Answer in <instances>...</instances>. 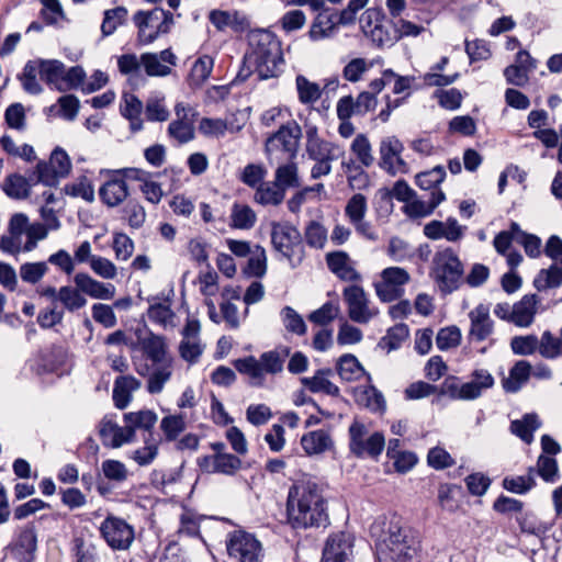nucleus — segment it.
I'll list each match as a JSON object with an SVG mask.
<instances>
[{
	"label": "nucleus",
	"instance_id": "nucleus-56",
	"mask_svg": "<svg viewBox=\"0 0 562 562\" xmlns=\"http://www.w3.org/2000/svg\"><path fill=\"white\" fill-rule=\"evenodd\" d=\"M168 135L179 144H186L194 138V126L187 120L177 119L169 124Z\"/></svg>",
	"mask_w": 562,
	"mask_h": 562
},
{
	"label": "nucleus",
	"instance_id": "nucleus-28",
	"mask_svg": "<svg viewBox=\"0 0 562 562\" xmlns=\"http://www.w3.org/2000/svg\"><path fill=\"white\" fill-rule=\"evenodd\" d=\"M531 373V364L526 360L517 361L509 370L507 378L502 380V386L506 393H517L528 382Z\"/></svg>",
	"mask_w": 562,
	"mask_h": 562
},
{
	"label": "nucleus",
	"instance_id": "nucleus-20",
	"mask_svg": "<svg viewBox=\"0 0 562 562\" xmlns=\"http://www.w3.org/2000/svg\"><path fill=\"white\" fill-rule=\"evenodd\" d=\"M76 286L92 299L111 300L115 294V288L111 283H102L86 272H79L74 277Z\"/></svg>",
	"mask_w": 562,
	"mask_h": 562
},
{
	"label": "nucleus",
	"instance_id": "nucleus-1",
	"mask_svg": "<svg viewBox=\"0 0 562 562\" xmlns=\"http://www.w3.org/2000/svg\"><path fill=\"white\" fill-rule=\"evenodd\" d=\"M286 519L296 530L327 528L330 521L324 484L314 477L296 480L288 492Z\"/></svg>",
	"mask_w": 562,
	"mask_h": 562
},
{
	"label": "nucleus",
	"instance_id": "nucleus-43",
	"mask_svg": "<svg viewBox=\"0 0 562 562\" xmlns=\"http://www.w3.org/2000/svg\"><path fill=\"white\" fill-rule=\"evenodd\" d=\"M562 283V267L557 265L548 269H541L533 280V285L538 291L557 288Z\"/></svg>",
	"mask_w": 562,
	"mask_h": 562
},
{
	"label": "nucleus",
	"instance_id": "nucleus-38",
	"mask_svg": "<svg viewBox=\"0 0 562 562\" xmlns=\"http://www.w3.org/2000/svg\"><path fill=\"white\" fill-rule=\"evenodd\" d=\"M408 336V326L404 323H400L387 329L385 336L380 339L378 346L390 352L398 349Z\"/></svg>",
	"mask_w": 562,
	"mask_h": 562
},
{
	"label": "nucleus",
	"instance_id": "nucleus-40",
	"mask_svg": "<svg viewBox=\"0 0 562 562\" xmlns=\"http://www.w3.org/2000/svg\"><path fill=\"white\" fill-rule=\"evenodd\" d=\"M280 318L283 327L290 334L304 336L307 326L303 317L291 306H284L280 311Z\"/></svg>",
	"mask_w": 562,
	"mask_h": 562
},
{
	"label": "nucleus",
	"instance_id": "nucleus-63",
	"mask_svg": "<svg viewBox=\"0 0 562 562\" xmlns=\"http://www.w3.org/2000/svg\"><path fill=\"white\" fill-rule=\"evenodd\" d=\"M101 469L104 477L115 483H122L128 476L127 468L119 460H104L101 464Z\"/></svg>",
	"mask_w": 562,
	"mask_h": 562
},
{
	"label": "nucleus",
	"instance_id": "nucleus-30",
	"mask_svg": "<svg viewBox=\"0 0 562 562\" xmlns=\"http://www.w3.org/2000/svg\"><path fill=\"white\" fill-rule=\"evenodd\" d=\"M538 297L536 294H527L513 305V324L519 327H528L533 322Z\"/></svg>",
	"mask_w": 562,
	"mask_h": 562
},
{
	"label": "nucleus",
	"instance_id": "nucleus-15",
	"mask_svg": "<svg viewBox=\"0 0 562 562\" xmlns=\"http://www.w3.org/2000/svg\"><path fill=\"white\" fill-rule=\"evenodd\" d=\"M7 549L18 562H33L37 550V533L33 524L20 529L16 538Z\"/></svg>",
	"mask_w": 562,
	"mask_h": 562
},
{
	"label": "nucleus",
	"instance_id": "nucleus-10",
	"mask_svg": "<svg viewBox=\"0 0 562 562\" xmlns=\"http://www.w3.org/2000/svg\"><path fill=\"white\" fill-rule=\"evenodd\" d=\"M301 137L302 130L295 121L284 122L276 133L268 137L266 153L271 156L274 151H282L288 159L292 160L297 154Z\"/></svg>",
	"mask_w": 562,
	"mask_h": 562
},
{
	"label": "nucleus",
	"instance_id": "nucleus-12",
	"mask_svg": "<svg viewBox=\"0 0 562 562\" xmlns=\"http://www.w3.org/2000/svg\"><path fill=\"white\" fill-rule=\"evenodd\" d=\"M344 300L348 306V316L359 324L369 323L378 311L370 307V301L362 286L352 284L344 289Z\"/></svg>",
	"mask_w": 562,
	"mask_h": 562
},
{
	"label": "nucleus",
	"instance_id": "nucleus-50",
	"mask_svg": "<svg viewBox=\"0 0 562 562\" xmlns=\"http://www.w3.org/2000/svg\"><path fill=\"white\" fill-rule=\"evenodd\" d=\"M58 301L69 312H75L87 304L81 291L76 286L65 285L58 290Z\"/></svg>",
	"mask_w": 562,
	"mask_h": 562
},
{
	"label": "nucleus",
	"instance_id": "nucleus-35",
	"mask_svg": "<svg viewBox=\"0 0 562 562\" xmlns=\"http://www.w3.org/2000/svg\"><path fill=\"white\" fill-rule=\"evenodd\" d=\"M285 198V191L276 181L263 182L255 192L254 200L261 205H279Z\"/></svg>",
	"mask_w": 562,
	"mask_h": 562
},
{
	"label": "nucleus",
	"instance_id": "nucleus-31",
	"mask_svg": "<svg viewBox=\"0 0 562 562\" xmlns=\"http://www.w3.org/2000/svg\"><path fill=\"white\" fill-rule=\"evenodd\" d=\"M140 346L147 359L153 362V366L172 362V359L168 357L167 346L161 336L151 334L140 341Z\"/></svg>",
	"mask_w": 562,
	"mask_h": 562
},
{
	"label": "nucleus",
	"instance_id": "nucleus-41",
	"mask_svg": "<svg viewBox=\"0 0 562 562\" xmlns=\"http://www.w3.org/2000/svg\"><path fill=\"white\" fill-rule=\"evenodd\" d=\"M128 11L125 7H116L104 11V18L101 24L103 37L112 35L119 26L127 21Z\"/></svg>",
	"mask_w": 562,
	"mask_h": 562
},
{
	"label": "nucleus",
	"instance_id": "nucleus-53",
	"mask_svg": "<svg viewBox=\"0 0 562 562\" xmlns=\"http://www.w3.org/2000/svg\"><path fill=\"white\" fill-rule=\"evenodd\" d=\"M446 171L442 166H436L431 170L420 172L415 182L422 190H439L437 187L445 180Z\"/></svg>",
	"mask_w": 562,
	"mask_h": 562
},
{
	"label": "nucleus",
	"instance_id": "nucleus-29",
	"mask_svg": "<svg viewBox=\"0 0 562 562\" xmlns=\"http://www.w3.org/2000/svg\"><path fill=\"white\" fill-rule=\"evenodd\" d=\"M353 397L358 405L373 413H383L385 411L383 394L372 385L356 387L353 390Z\"/></svg>",
	"mask_w": 562,
	"mask_h": 562
},
{
	"label": "nucleus",
	"instance_id": "nucleus-21",
	"mask_svg": "<svg viewBox=\"0 0 562 562\" xmlns=\"http://www.w3.org/2000/svg\"><path fill=\"white\" fill-rule=\"evenodd\" d=\"M329 8L318 10L314 18L307 36L312 42H318L331 37L337 29L336 13H330Z\"/></svg>",
	"mask_w": 562,
	"mask_h": 562
},
{
	"label": "nucleus",
	"instance_id": "nucleus-24",
	"mask_svg": "<svg viewBox=\"0 0 562 562\" xmlns=\"http://www.w3.org/2000/svg\"><path fill=\"white\" fill-rule=\"evenodd\" d=\"M154 367L155 369L151 373H149V367L147 364L137 368V372L140 375H148L147 391L150 394H158L171 378L172 362L155 364Z\"/></svg>",
	"mask_w": 562,
	"mask_h": 562
},
{
	"label": "nucleus",
	"instance_id": "nucleus-8",
	"mask_svg": "<svg viewBox=\"0 0 562 562\" xmlns=\"http://www.w3.org/2000/svg\"><path fill=\"white\" fill-rule=\"evenodd\" d=\"M409 530L397 524H391L384 546L393 562H412L418 553L419 542L408 535Z\"/></svg>",
	"mask_w": 562,
	"mask_h": 562
},
{
	"label": "nucleus",
	"instance_id": "nucleus-58",
	"mask_svg": "<svg viewBox=\"0 0 562 562\" xmlns=\"http://www.w3.org/2000/svg\"><path fill=\"white\" fill-rule=\"evenodd\" d=\"M213 461V470L215 473L233 475L241 467V460L232 453H215Z\"/></svg>",
	"mask_w": 562,
	"mask_h": 562
},
{
	"label": "nucleus",
	"instance_id": "nucleus-51",
	"mask_svg": "<svg viewBox=\"0 0 562 562\" xmlns=\"http://www.w3.org/2000/svg\"><path fill=\"white\" fill-rule=\"evenodd\" d=\"M250 255L251 256L249 257L245 267V273L249 277H263L267 272V256L265 248L256 245Z\"/></svg>",
	"mask_w": 562,
	"mask_h": 562
},
{
	"label": "nucleus",
	"instance_id": "nucleus-64",
	"mask_svg": "<svg viewBox=\"0 0 562 562\" xmlns=\"http://www.w3.org/2000/svg\"><path fill=\"white\" fill-rule=\"evenodd\" d=\"M267 170L263 166L257 164H248L240 176V181L246 186L258 189L265 181Z\"/></svg>",
	"mask_w": 562,
	"mask_h": 562
},
{
	"label": "nucleus",
	"instance_id": "nucleus-5",
	"mask_svg": "<svg viewBox=\"0 0 562 562\" xmlns=\"http://www.w3.org/2000/svg\"><path fill=\"white\" fill-rule=\"evenodd\" d=\"M271 243L274 250L285 258L292 268L299 267L305 258L302 235L288 222L271 224Z\"/></svg>",
	"mask_w": 562,
	"mask_h": 562
},
{
	"label": "nucleus",
	"instance_id": "nucleus-52",
	"mask_svg": "<svg viewBox=\"0 0 562 562\" xmlns=\"http://www.w3.org/2000/svg\"><path fill=\"white\" fill-rule=\"evenodd\" d=\"M295 83L301 103L308 104L319 99L322 91L316 82H312L303 75H299L295 79Z\"/></svg>",
	"mask_w": 562,
	"mask_h": 562
},
{
	"label": "nucleus",
	"instance_id": "nucleus-46",
	"mask_svg": "<svg viewBox=\"0 0 562 562\" xmlns=\"http://www.w3.org/2000/svg\"><path fill=\"white\" fill-rule=\"evenodd\" d=\"M512 229L516 232V243L524 247L527 256L537 258L541 254V239L520 229L516 222L512 223Z\"/></svg>",
	"mask_w": 562,
	"mask_h": 562
},
{
	"label": "nucleus",
	"instance_id": "nucleus-25",
	"mask_svg": "<svg viewBox=\"0 0 562 562\" xmlns=\"http://www.w3.org/2000/svg\"><path fill=\"white\" fill-rule=\"evenodd\" d=\"M140 387V382L133 375L117 376L113 385V402L116 408L124 409L132 401V393Z\"/></svg>",
	"mask_w": 562,
	"mask_h": 562
},
{
	"label": "nucleus",
	"instance_id": "nucleus-2",
	"mask_svg": "<svg viewBox=\"0 0 562 562\" xmlns=\"http://www.w3.org/2000/svg\"><path fill=\"white\" fill-rule=\"evenodd\" d=\"M251 50L245 55V64L254 66L259 79L276 78L284 63L281 43L269 31H258L250 36Z\"/></svg>",
	"mask_w": 562,
	"mask_h": 562
},
{
	"label": "nucleus",
	"instance_id": "nucleus-57",
	"mask_svg": "<svg viewBox=\"0 0 562 562\" xmlns=\"http://www.w3.org/2000/svg\"><path fill=\"white\" fill-rule=\"evenodd\" d=\"M48 266L45 261L25 262L20 267V278L23 282L36 284L47 273Z\"/></svg>",
	"mask_w": 562,
	"mask_h": 562
},
{
	"label": "nucleus",
	"instance_id": "nucleus-18",
	"mask_svg": "<svg viewBox=\"0 0 562 562\" xmlns=\"http://www.w3.org/2000/svg\"><path fill=\"white\" fill-rule=\"evenodd\" d=\"M325 260L328 270L341 281L358 282L361 280V274L355 269L353 261L346 251L327 252Z\"/></svg>",
	"mask_w": 562,
	"mask_h": 562
},
{
	"label": "nucleus",
	"instance_id": "nucleus-17",
	"mask_svg": "<svg viewBox=\"0 0 562 562\" xmlns=\"http://www.w3.org/2000/svg\"><path fill=\"white\" fill-rule=\"evenodd\" d=\"M352 554L350 535L338 532L329 536L323 549L322 562H349Z\"/></svg>",
	"mask_w": 562,
	"mask_h": 562
},
{
	"label": "nucleus",
	"instance_id": "nucleus-62",
	"mask_svg": "<svg viewBox=\"0 0 562 562\" xmlns=\"http://www.w3.org/2000/svg\"><path fill=\"white\" fill-rule=\"evenodd\" d=\"M160 428L166 440L173 441L186 429V420L182 415H169L161 419Z\"/></svg>",
	"mask_w": 562,
	"mask_h": 562
},
{
	"label": "nucleus",
	"instance_id": "nucleus-54",
	"mask_svg": "<svg viewBox=\"0 0 562 562\" xmlns=\"http://www.w3.org/2000/svg\"><path fill=\"white\" fill-rule=\"evenodd\" d=\"M541 338L536 335L515 336L512 338L510 348L515 355L530 356L537 350L540 352Z\"/></svg>",
	"mask_w": 562,
	"mask_h": 562
},
{
	"label": "nucleus",
	"instance_id": "nucleus-26",
	"mask_svg": "<svg viewBox=\"0 0 562 562\" xmlns=\"http://www.w3.org/2000/svg\"><path fill=\"white\" fill-rule=\"evenodd\" d=\"M301 446L307 456L322 454L334 447L330 434L324 429H317L304 434Z\"/></svg>",
	"mask_w": 562,
	"mask_h": 562
},
{
	"label": "nucleus",
	"instance_id": "nucleus-47",
	"mask_svg": "<svg viewBox=\"0 0 562 562\" xmlns=\"http://www.w3.org/2000/svg\"><path fill=\"white\" fill-rule=\"evenodd\" d=\"M540 355L546 359L562 357V326L558 336L546 330L541 335Z\"/></svg>",
	"mask_w": 562,
	"mask_h": 562
},
{
	"label": "nucleus",
	"instance_id": "nucleus-39",
	"mask_svg": "<svg viewBox=\"0 0 562 562\" xmlns=\"http://www.w3.org/2000/svg\"><path fill=\"white\" fill-rule=\"evenodd\" d=\"M535 475L536 470L531 467L526 475L506 476L503 480V487L510 493L526 494L536 486Z\"/></svg>",
	"mask_w": 562,
	"mask_h": 562
},
{
	"label": "nucleus",
	"instance_id": "nucleus-42",
	"mask_svg": "<svg viewBox=\"0 0 562 562\" xmlns=\"http://www.w3.org/2000/svg\"><path fill=\"white\" fill-rule=\"evenodd\" d=\"M290 349L284 347L281 350H271L263 352L260 356L259 362L262 368V374L270 373L277 374L283 370V363L285 358L289 356Z\"/></svg>",
	"mask_w": 562,
	"mask_h": 562
},
{
	"label": "nucleus",
	"instance_id": "nucleus-59",
	"mask_svg": "<svg viewBox=\"0 0 562 562\" xmlns=\"http://www.w3.org/2000/svg\"><path fill=\"white\" fill-rule=\"evenodd\" d=\"M124 422L126 424H131V426L134 427V430L136 428L150 430L157 422V415L155 412L149 409L131 412L124 415Z\"/></svg>",
	"mask_w": 562,
	"mask_h": 562
},
{
	"label": "nucleus",
	"instance_id": "nucleus-61",
	"mask_svg": "<svg viewBox=\"0 0 562 562\" xmlns=\"http://www.w3.org/2000/svg\"><path fill=\"white\" fill-rule=\"evenodd\" d=\"M351 150L363 166L370 167L373 164L374 157L372 155L371 144L366 135L359 134L355 137L351 144Z\"/></svg>",
	"mask_w": 562,
	"mask_h": 562
},
{
	"label": "nucleus",
	"instance_id": "nucleus-22",
	"mask_svg": "<svg viewBox=\"0 0 562 562\" xmlns=\"http://www.w3.org/2000/svg\"><path fill=\"white\" fill-rule=\"evenodd\" d=\"M101 201L110 207L120 205L128 196V188L123 178L113 172L99 190Z\"/></svg>",
	"mask_w": 562,
	"mask_h": 562
},
{
	"label": "nucleus",
	"instance_id": "nucleus-36",
	"mask_svg": "<svg viewBox=\"0 0 562 562\" xmlns=\"http://www.w3.org/2000/svg\"><path fill=\"white\" fill-rule=\"evenodd\" d=\"M337 373L345 381H357L362 375L366 374V371L356 356L351 353L342 355L337 361Z\"/></svg>",
	"mask_w": 562,
	"mask_h": 562
},
{
	"label": "nucleus",
	"instance_id": "nucleus-7",
	"mask_svg": "<svg viewBox=\"0 0 562 562\" xmlns=\"http://www.w3.org/2000/svg\"><path fill=\"white\" fill-rule=\"evenodd\" d=\"M361 30L378 47H390L400 40L396 25L393 24L381 9L369 8L360 19Z\"/></svg>",
	"mask_w": 562,
	"mask_h": 562
},
{
	"label": "nucleus",
	"instance_id": "nucleus-49",
	"mask_svg": "<svg viewBox=\"0 0 562 562\" xmlns=\"http://www.w3.org/2000/svg\"><path fill=\"white\" fill-rule=\"evenodd\" d=\"M274 181L284 191L289 188L300 187L296 164L291 161L279 166L276 170Z\"/></svg>",
	"mask_w": 562,
	"mask_h": 562
},
{
	"label": "nucleus",
	"instance_id": "nucleus-19",
	"mask_svg": "<svg viewBox=\"0 0 562 562\" xmlns=\"http://www.w3.org/2000/svg\"><path fill=\"white\" fill-rule=\"evenodd\" d=\"M471 322L469 337L473 341L481 342L487 339L494 330V322L490 317L486 305L480 304L469 313Z\"/></svg>",
	"mask_w": 562,
	"mask_h": 562
},
{
	"label": "nucleus",
	"instance_id": "nucleus-3",
	"mask_svg": "<svg viewBox=\"0 0 562 562\" xmlns=\"http://www.w3.org/2000/svg\"><path fill=\"white\" fill-rule=\"evenodd\" d=\"M64 63L57 59H36L29 60L22 72L19 75L23 90L33 95L43 92V88L37 80V76L52 89L65 91V81H63Z\"/></svg>",
	"mask_w": 562,
	"mask_h": 562
},
{
	"label": "nucleus",
	"instance_id": "nucleus-27",
	"mask_svg": "<svg viewBox=\"0 0 562 562\" xmlns=\"http://www.w3.org/2000/svg\"><path fill=\"white\" fill-rule=\"evenodd\" d=\"M446 200V194L441 190H434L429 193L427 200H412L406 206L405 212L409 217L418 218L432 214L435 209Z\"/></svg>",
	"mask_w": 562,
	"mask_h": 562
},
{
	"label": "nucleus",
	"instance_id": "nucleus-32",
	"mask_svg": "<svg viewBox=\"0 0 562 562\" xmlns=\"http://www.w3.org/2000/svg\"><path fill=\"white\" fill-rule=\"evenodd\" d=\"M144 110L143 102L134 94H124L121 104V114L128 120L130 128L133 133L143 130L142 112Z\"/></svg>",
	"mask_w": 562,
	"mask_h": 562
},
{
	"label": "nucleus",
	"instance_id": "nucleus-45",
	"mask_svg": "<svg viewBox=\"0 0 562 562\" xmlns=\"http://www.w3.org/2000/svg\"><path fill=\"white\" fill-rule=\"evenodd\" d=\"M234 367L239 373L247 374L251 379L252 385H262V368L259 360H257L255 357L249 356L246 358L237 359L234 362Z\"/></svg>",
	"mask_w": 562,
	"mask_h": 562
},
{
	"label": "nucleus",
	"instance_id": "nucleus-9",
	"mask_svg": "<svg viewBox=\"0 0 562 562\" xmlns=\"http://www.w3.org/2000/svg\"><path fill=\"white\" fill-rule=\"evenodd\" d=\"M99 531L112 550H127L135 539L134 527L125 519L113 515L105 517L99 527Z\"/></svg>",
	"mask_w": 562,
	"mask_h": 562
},
{
	"label": "nucleus",
	"instance_id": "nucleus-60",
	"mask_svg": "<svg viewBox=\"0 0 562 562\" xmlns=\"http://www.w3.org/2000/svg\"><path fill=\"white\" fill-rule=\"evenodd\" d=\"M535 470L536 473L546 482L554 483L559 479L558 462L553 457L540 454Z\"/></svg>",
	"mask_w": 562,
	"mask_h": 562
},
{
	"label": "nucleus",
	"instance_id": "nucleus-34",
	"mask_svg": "<svg viewBox=\"0 0 562 562\" xmlns=\"http://www.w3.org/2000/svg\"><path fill=\"white\" fill-rule=\"evenodd\" d=\"M541 422L537 414H525L521 419H516L510 423V431L519 437L524 442L531 443L533 440V432L540 428Z\"/></svg>",
	"mask_w": 562,
	"mask_h": 562
},
{
	"label": "nucleus",
	"instance_id": "nucleus-16",
	"mask_svg": "<svg viewBox=\"0 0 562 562\" xmlns=\"http://www.w3.org/2000/svg\"><path fill=\"white\" fill-rule=\"evenodd\" d=\"M177 56L171 48H166L159 53L142 54V66L148 77H167L172 72V67L177 65Z\"/></svg>",
	"mask_w": 562,
	"mask_h": 562
},
{
	"label": "nucleus",
	"instance_id": "nucleus-14",
	"mask_svg": "<svg viewBox=\"0 0 562 562\" xmlns=\"http://www.w3.org/2000/svg\"><path fill=\"white\" fill-rule=\"evenodd\" d=\"M404 150L403 143L395 136L382 138L380 143V167L387 173L394 176L396 173H406L408 166L402 158Z\"/></svg>",
	"mask_w": 562,
	"mask_h": 562
},
{
	"label": "nucleus",
	"instance_id": "nucleus-4",
	"mask_svg": "<svg viewBox=\"0 0 562 562\" xmlns=\"http://www.w3.org/2000/svg\"><path fill=\"white\" fill-rule=\"evenodd\" d=\"M430 274L443 295L451 294L462 283L463 263L454 250L447 247L434 255Z\"/></svg>",
	"mask_w": 562,
	"mask_h": 562
},
{
	"label": "nucleus",
	"instance_id": "nucleus-6",
	"mask_svg": "<svg viewBox=\"0 0 562 562\" xmlns=\"http://www.w3.org/2000/svg\"><path fill=\"white\" fill-rule=\"evenodd\" d=\"M133 22L138 29V42L143 45H148L160 35L169 33L175 19L170 11L156 7L149 11H137L133 15Z\"/></svg>",
	"mask_w": 562,
	"mask_h": 562
},
{
	"label": "nucleus",
	"instance_id": "nucleus-33",
	"mask_svg": "<svg viewBox=\"0 0 562 562\" xmlns=\"http://www.w3.org/2000/svg\"><path fill=\"white\" fill-rule=\"evenodd\" d=\"M333 373L331 369H321L317 370L316 373L311 378H303L302 383L312 392V393H326L331 396L339 395V387L330 382L326 376Z\"/></svg>",
	"mask_w": 562,
	"mask_h": 562
},
{
	"label": "nucleus",
	"instance_id": "nucleus-37",
	"mask_svg": "<svg viewBox=\"0 0 562 562\" xmlns=\"http://www.w3.org/2000/svg\"><path fill=\"white\" fill-rule=\"evenodd\" d=\"M229 226L236 229H250L257 222L255 211L247 204L234 203L231 211Z\"/></svg>",
	"mask_w": 562,
	"mask_h": 562
},
{
	"label": "nucleus",
	"instance_id": "nucleus-11",
	"mask_svg": "<svg viewBox=\"0 0 562 562\" xmlns=\"http://www.w3.org/2000/svg\"><path fill=\"white\" fill-rule=\"evenodd\" d=\"M368 429L364 424L355 420L349 427V448L356 457L369 456L378 458L385 446L382 432L375 431L368 439H364Z\"/></svg>",
	"mask_w": 562,
	"mask_h": 562
},
{
	"label": "nucleus",
	"instance_id": "nucleus-13",
	"mask_svg": "<svg viewBox=\"0 0 562 562\" xmlns=\"http://www.w3.org/2000/svg\"><path fill=\"white\" fill-rule=\"evenodd\" d=\"M227 551L238 562H259L261 543L251 533L238 530L232 533Z\"/></svg>",
	"mask_w": 562,
	"mask_h": 562
},
{
	"label": "nucleus",
	"instance_id": "nucleus-55",
	"mask_svg": "<svg viewBox=\"0 0 562 562\" xmlns=\"http://www.w3.org/2000/svg\"><path fill=\"white\" fill-rule=\"evenodd\" d=\"M145 115L150 122H165L169 117V111L165 105V98L159 95H150L146 100Z\"/></svg>",
	"mask_w": 562,
	"mask_h": 562
},
{
	"label": "nucleus",
	"instance_id": "nucleus-44",
	"mask_svg": "<svg viewBox=\"0 0 562 562\" xmlns=\"http://www.w3.org/2000/svg\"><path fill=\"white\" fill-rule=\"evenodd\" d=\"M30 182L29 180L18 173L8 176L3 183L2 189L5 194L14 199H25L30 194Z\"/></svg>",
	"mask_w": 562,
	"mask_h": 562
},
{
	"label": "nucleus",
	"instance_id": "nucleus-48",
	"mask_svg": "<svg viewBox=\"0 0 562 562\" xmlns=\"http://www.w3.org/2000/svg\"><path fill=\"white\" fill-rule=\"evenodd\" d=\"M304 238L311 248L323 249L328 238L327 228L317 221H311L305 226Z\"/></svg>",
	"mask_w": 562,
	"mask_h": 562
},
{
	"label": "nucleus",
	"instance_id": "nucleus-23",
	"mask_svg": "<svg viewBox=\"0 0 562 562\" xmlns=\"http://www.w3.org/2000/svg\"><path fill=\"white\" fill-rule=\"evenodd\" d=\"M469 381L464 382L467 395L470 401L481 397L487 390L492 389L495 384V379L492 373L484 368L474 369L470 375Z\"/></svg>",
	"mask_w": 562,
	"mask_h": 562
}]
</instances>
